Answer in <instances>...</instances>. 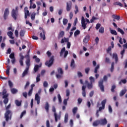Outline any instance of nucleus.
I'll use <instances>...</instances> for the list:
<instances>
[{
	"instance_id": "nucleus-31",
	"label": "nucleus",
	"mask_w": 127,
	"mask_h": 127,
	"mask_svg": "<svg viewBox=\"0 0 127 127\" xmlns=\"http://www.w3.org/2000/svg\"><path fill=\"white\" fill-rule=\"evenodd\" d=\"M114 4L115 5H119V6H121V7H123L124 6L123 4L121 2H120V1L116 2L114 3Z\"/></svg>"
},
{
	"instance_id": "nucleus-10",
	"label": "nucleus",
	"mask_w": 127,
	"mask_h": 127,
	"mask_svg": "<svg viewBox=\"0 0 127 127\" xmlns=\"http://www.w3.org/2000/svg\"><path fill=\"white\" fill-rule=\"evenodd\" d=\"M72 9V1H68L66 2V11H70Z\"/></svg>"
},
{
	"instance_id": "nucleus-24",
	"label": "nucleus",
	"mask_w": 127,
	"mask_h": 127,
	"mask_svg": "<svg viewBox=\"0 0 127 127\" xmlns=\"http://www.w3.org/2000/svg\"><path fill=\"white\" fill-rule=\"evenodd\" d=\"M99 125H100V122L99 121H95L93 123V127H98Z\"/></svg>"
},
{
	"instance_id": "nucleus-3",
	"label": "nucleus",
	"mask_w": 127,
	"mask_h": 127,
	"mask_svg": "<svg viewBox=\"0 0 127 127\" xmlns=\"http://www.w3.org/2000/svg\"><path fill=\"white\" fill-rule=\"evenodd\" d=\"M12 117V112L11 110L6 111L5 113H4V119H5L6 122H8L11 120Z\"/></svg>"
},
{
	"instance_id": "nucleus-26",
	"label": "nucleus",
	"mask_w": 127,
	"mask_h": 127,
	"mask_svg": "<svg viewBox=\"0 0 127 127\" xmlns=\"http://www.w3.org/2000/svg\"><path fill=\"white\" fill-rule=\"evenodd\" d=\"M126 93H127L126 89L121 90V92H120V93H119V96L121 97L123 96V95H124Z\"/></svg>"
},
{
	"instance_id": "nucleus-36",
	"label": "nucleus",
	"mask_w": 127,
	"mask_h": 127,
	"mask_svg": "<svg viewBox=\"0 0 127 127\" xmlns=\"http://www.w3.org/2000/svg\"><path fill=\"white\" fill-rule=\"evenodd\" d=\"M58 73H59V74H60L61 75H63V69L62 68H60V67L58 68Z\"/></svg>"
},
{
	"instance_id": "nucleus-12",
	"label": "nucleus",
	"mask_w": 127,
	"mask_h": 127,
	"mask_svg": "<svg viewBox=\"0 0 127 127\" xmlns=\"http://www.w3.org/2000/svg\"><path fill=\"white\" fill-rule=\"evenodd\" d=\"M64 58H65L68 54V51H65V48L62 49V50L61 51L60 56H63V53H64Z\"/></svg>"
},
{
	"instance_id": "nucleus-15",
	"label": "nucleus",
	"mask_w": 127,
	"mask_h": 127,
	"mask_svg": "<svg viewBox=\"0 0 127 127\" xmlns=\"http://www.w3.org/2000/svg\"><path fill=\"white\" fill-rule=\"evenodd\" d=\"M35 101H37V105H39L40 103V97L39 96L38 93H36L35 95Z\"/></svg>"
},
{
	"instance_id": "nucleus-19",
	"label": "nucleus",
	"mask_w": 127,
	"mask_h": 127,
	"mask_svg": "<svg viewBox=\"0 0 127 127\" xmlns=\"http://www.w3.org/2000/svg\"><path fill=\"white\" fill-rule=\"evenodd\" d=\"M42 33H40V36L41 38L43 39V40H45L46 37H45V31H44V29H42Z\"/></svg>"
},
{
	"instance_id": "nucleus-7",
	"label": "nucleus",
	"mask_w": 127,
	"mask_h": 127,
	"mask_svg": "<svg viewBox=\"0 0 127 127\" xmlns=\"http://www.w3.org/2000/svg\"><path fill=\"white\" fill-rule=\"evenodd\" d=\"M53 112H54L55 121H56V123H57L58 120H60L61 115H58L56 113V108L54 106L53 107Z\"/></svg>"
},
{
	"instance_id": "nucleus-42",
	"label": "nucleus",
	"mask_w": 127,
	"mask_h": 127,
	"mask_svg": "<svg viewBox=\"0 0 127 127\" xmlns=\"http://www.w3.org/2000/svg\"><path fill=\"white\" fill-rule=\"evenodd\" d=\"M79 34H80V30H76L74 33V35L75 37H76L77 35H79Z\"/></svg>"
},
{
	"instance_id": "nucleus-38",
	"label": "nucleus",
	"mask_w": 127,
	"mask_h": 127,
	"mask_svg": "<svg viewBox=\"0 0 127 127\" xmlns=\"http://www.w3.org/2000/svg\"><path fill=\"white\" fill-rule=\"evenodd\" d=\"M98 19H99V18H97L93 16H92V19L90 20V22H91V23H93V22H94V20H97Z\"/></svg>"
},
{
	"instance_id": "nucleus-16",
	"label": "nucleus",
	"mask_w": 127,
	"mask_h": 127,
	"mask_svg": "<svg viewBox=\"0 0 127 127\" xmlns=\"http://www.w3.org/2000/svg\"><path fill=\"white\" fill-rule=\"evenodd\" d=\"M7 95H4L2 97V98L4 99V101H3V102L4 103V105H6L7 103H8V98H7Z\"/></svg>"
},
{
	"instance_id": "nucleus-28",
	"label": "nucleus",
	"mask_w": 127,
	"mask_h": 127,
	"mask_svg": "<svg viewBox=\"0 0 127 127\" xmlns=\"http://www.w3.org/2000/svg\"><path fill=\"white\" fill-rule=\"evenodd\" d=\"M70 67L74 68L75 67V64H74V59H72V60H71V61L70 62Z\"/></svg>"
},
{
	"instance_id": "nucleus-48",
	"label": "nucleus",
	"mask_w": 127,
	"mask_h": 127,
	"mask_svg": "<svg viewBox=\"0 0 127 127\" xmlns=\"http://www.w3.org/2000/svg\"><path fill=\"white\" fill-rule=\"evenodd\" d=\"M71 25H72V24H71L70 23H68V26L66 29V31H69V30H70V28H71Z\"/></svg>"
},
{
	"instance_id": "nucleus-47",
	"label": "nucleus",
	"mask_w": 127,
	"mask_h": 127,
	"mask_svg": "<svg viewBox=\"0 0 127 127\" xmlns=\"http://www.w3.org/2000/svg\"><path fill=\"white\" fill-rule=\"evenodd\" d=\"M105 31V29L103 27H101L100 29L99 30V32L100 33H104V32Z\"/></svg>"
},
{
	"instance_id": "nucleus-2",
	"label": "nucleus",
	"mask_w": 127,
	"mask_h": 127,
	"mask_svg": "<svg viewBox=\"0 0 127 127\" xmlns=\"http://www.w3.org/2000/svg\"><path fill=\"white\" fill-rule=\"evenodd\" d=\"M89 79L90 80V83H89L88 81L85 80L84 83L87 85V89L91 90L93 88V83L95 81V80L93 76L90 77Z\"/></svg>"
},
{
	"instance_id": "nucleus-51",
	"label": "nucleus",
	"mask_w": 127,
	"mask_h": 127,
	"mask_svg": "<svg viewBox=\"0 0 127 127\" xmlns=\"http://www.w3.org/2000/svg\"><path fill=\"white\" fill-rule=\"evenodd\" d=\"M117 87V86H116V85H113V86H112L111 87V92H115V89H116V88Z\"/></svg>"
},
{
	"instance_id": "nucleus-50",
	"label": "nucleus",
	"mask_w": 127,
	"mask_h": 127,
	"mask_svg": "<svg viewBox=\"0 0 127 127\" xmlns=\"http://www.w3.org/2000/svg\"><path fill=\"white\" fill-rule=\"evenodd\" d=\"M122 83H123V84L127 83V79H122L120 82H119V85H121Z\"/></svg>"
},
{
	"instance_id": "nucleus-22",
	"label": "nucleus",
	"mask_w": 127,
	"mask_h": 127,
	"mask_svg": "<svg viewBox=\"0 0 127 127\" xmlns=\"http://www.w3.org/2000/svg\"><path fill=\"white\" fill-rule=\"evenodd\" d=\"M13 35V33L11 31H9L7 32V35L9 37V38H11V39H13L14 37L12 36Z\"/></svg>"
},
{
	"instance_id": "nucleus-20",
	"label": "nucleus",
	"mask_w": 127,
	"mask_h": 127,
	"mask_svg": "<svg viewBox=\"0 0 127 127\" xmlns=\"http://www.w3.org/2000/svg\"><path fill=\"white\" fill-rule=\"evenodd\" d=\"M45 110H46V112H49V110L50 108V105H49L48 102H46V104H45Z\"/></svg>"
},
{
	"instance_id": "nucleus-13",
	"label": "nucleus",
	"mask_w": 127,
	"mask_h": 127,
	"mask_svg": "<svg viewBox=\"0 0 127 127\" xmlns=\"http://www.w3.org/2000/svg\"><path fill=\"white\" fill-rule=\"evenodd\" d=\"M9 14V10H8V8H6L5 9L3 15V18L5 20L7 18V16Z\"/></svg>"
},
{
	"instance_id": "nucleus-60",
	"label": "nucleus",
	"mask_w": 127,
	"mask_h": 127,
	"mask_svg": "<svg viewBox=\"0 0 127 127\" xmlns=\"http://www.w3.org/2000/svg\"><path fill=\"white\" fill-rule=\"evenodd\" d=\"M32 91H33V88L30 89V90H29L28 92V96H31V95L32 94Z\"/></svg>"
},
{
	"instance_id": "nucleus-63",
	"label": "nucleus",
	"mask_w": 127,
	"mask_h": 127,
	"mask_svg": "<svg viewBox=\"0 0 127 127\" xmlns=\"http://www.w3.org/2000/svg\"><path fill=\"white\" fill-rule=\"evenodd\" d=\"M109 112L110 113L113 112V109H112L111 105H109Z\"/></svg>"
},
{
	"instance_id": "nucleus-1",
	"label": "nucleus",
	"mask_w": 127,
	"mask_h": 127,
	"mask_svg": "<svg viewBox=\"0 0 127 127\" xmlns=\"http://www.w3.org/2000/svg\"><path fill=\"white\" fill-rule=\"evenodd\" d=\"M107 81V76L104 75L103 76V79H102L100 81L98 82V86L101 90V92H104L105 91L104 90V81Z\"/></svg>"
},
{
	"instance_id": "nucleus-27",
	"label": "nucleus",
	"mask_w": 127,
	"mask_h": 127,
	"mask_svg": "<svg viewBox=\"0 0 127 127\" xmlns=\"http://www.w3.org/2000/svg\"><path fill=\"white\" fill-rule=\"evenodd\" d=\"M89 39H90V37H89V36H86L85 38L83 39L84 43H88Z\"/></svg>"
},
{
	"instance_id": "nucleus-56",
	"label": "nucleus",
	"mask_w": 127,
	"mask_h": 127,
	"mask_svg": "<svg viewBox=\"0 0 127 127\" xmlns=\"http://www.w3.org/2000/svg\"><path fill=\"white\" fill-rule=\"evenodd\" d=\"M82 102V99L79 98L78 99H77V104H78V105H80Z\"/></svg>"
},
{
	"instance_id": "nucleus-64",
	"label": "nucleus",
	"mask_w": 127,
	"mask_h": 127,
	"mask_svg": "<svg viewBox=\"0 0 127 127\" xmlns=\"http://www.w3.org/2000/svg\"><path fill=\"white\" fill-rule=\"evenodd\" d=\"M46 127H50V121L49 120L46 121Z\"/></svg>"
},
{
	"instance_id": "nucleus-55",
	"label": "nucleus",
	"mask_w": 127,
	"mask_h": 127,
	"mask_svg": "<svg viewBox=\"0 0 127 127\" xmlns=\"http://www.w3.org/2000/svg\"><path fill=\"white\" fill-rule=\"evenodd\" d=\"M36 79H37V82H39L40 81V74H37Z\"/></svg>"
},
{
	"instance_id": "nucleus-62",
	"label": "nucleus",
	"mask_w": 127,
	"mask_h": 127,
	"mask_svg": "<svg viewBox=\"0 0 127 127\" xmlns=\"http://www.w3.org/2000/svg\"><path fill=\"white\" fill-rule=\"evenodd\" d=\"M77 75L79 77H83L82 73L80 71L77 72Z\"/></svg>"
},
{
	"instance_id": "nucleus-53",
	"label": "nucleus",
	"mask_w": 127,
	"mask_h": 127,
	"mask_svg": "<svg viewBox=\"0 0 127 127\" xmlns=\"http://www.w3.org/2000/svg\"><path fill=\"white\" fill-rule=\"evenodd\" d=\"M90 67H87L85 68V73L87 74H88L89 72L90 71Z\"/></svg>"
},
{
	"instance_id": "nucleus-34",
	"label": "nucleus",
	"mask_w": 127,
	"mask_h": 127,
	"mask_svg": "<svg viewBox=\"0 0 127 127\" xmlns=\"http://www.w3.org/2000/svg\"><path fill=\"white\" fill-rule=\"evenodd\" d=\"M110 29L111 34H113L114 35H118V33H117V31L116 30H112L111 29V28H110Z\"/></svg>"
},
{
	"instance_id": "nucleus-49",
	"label": "nucleus",
	"mask_w": 127,
	"mask_h": 127,
	"mask_svg": "<svg viewBox=\"0 0 127 127\" xmlns=\"http://www.w3.org/2000/svg\"><path fill=\"white\" fill-rule=\"evenodd\" d=\"M114 70V63H112L111 64V68H110V71L111 72H113V70Z\"/></svg>"
},
{
	"instance_id": "nucleus-40",
	"label": "nucleus",
	"mask_w": 127,
	"mask_h": 127,
	"mask_svg": "<svg viewBox=\"0 0 127 127\" xmlns=\"http://www.w3.org/2000/svg\"><path fill=\"white\" fill-rule=\"evenodd\" d=\"M75 10L74 11L75 14H77L78 12H79V8H78V6L77 5H75Z\"/></svg>"
},
{
	"instance_id": "nucleus-8",
	"label": "nucleus",
	"mask_w": 127,
	"mask_h": 127,
	"mask_svg": "<svg viewBox=\"0 0 127 127\" xmlns=\"http://www.w3.org/2000/svg\"><path fill=\"white\" fill-rule=\"evenodd\" d=\"M106 103H107L106 99H105L102 101V102H101L102 107H100V108H99V110H97L98 112L99 111H101L102 110H104L105 108V104Z\"/></svg>"
},
{
	"instance_id": "nucleus-30",
	"label": "nucleus",
	"mask_w": 127,
	"mask_h": 127,
	"mask_svg": "<svg viewBox=\"0 0 127 127\" xmlns=\"http://www.w3.org/2000/svg\"><path fill=\"white\" fill-rule=\"evenodd\" d=\"M112 16L113 18H114V19H117V20H120V16H118L116 14H113L112 15Z\"/></svg>"
},
{
	"instance_id": "nucleus-25",
	"label": "nucleus",
	"mask_w": 127,
	"mask_h": 127,
	"mask_svg": "<svg viewBox=\"0 0 127 127\" xmlns=\"http://www.w3.org/2000/svg\"><path fill=\"white\" fill-rule=\"evenodd\" d=\"M65 34V32L63 31H61L59 34L58 38L59 39H60V38H62L64 36Z\"/></svg>"
},
{
	"instance_id": "nucleus-11",
	"label": "nucleus",
	"mask_w": 127,
	"mask_h": 127,
	"mask_svg": "<svg viewBox=\"0 0 127 127\" xmlns=\"http://www.w3.org/2000/svg\"><path fill=\"white\" fill-rule=\"evenodd\" d=\"M96 121H99L100 124V125L105 126L107 124V121L106 118L101 119V120H97Z\"/></svg>"
},
{
	"instance_id": "nucleus-33",
	"label": "nucleus",
	"mask_w": 127,
	"mask_h": 127,
	"mask_svg": "<svg viewBox=\"0 0 127 127\" xmlns=\"http://www.w3.org/2000/svg\"><path fill=\"white\" fill-rule=\"evenodd\" d=\"M15 105L17 107H20L21 106V102H20L19 100H15Z\"/></svg>"
},
{
	"instance_id": "nucleus-4",
	"label": "nucleus",
	"mask_w": 127,
	"mask_h": 127,
	"mask_svg": "<svg viewBox=\"0 0 127 127\" xmlns=\"http://www.w3.org/2000/svg\"><path fill=\"white\" fill-rule=\"evenodd\" d=\"M25 63L27 67H26V69H25L24 71H23V72L22 74V77H25L26 75H27V73H28L29 68L30 66V60L29 59V58L27 59V60H26Z\"/></svg>"
},
{
	"instance_id": "nucleus-45",
	"label": "nucleus",
	"mask_w": 127,
	"mask_h": 127,
	"mask_svg": "<svg viewBox=\"0 0 127 127\" xmlns=\"http://www.w3.org/2000/svg\"><path fill=\"white\" fill-rule=\"evenodd\" d=\"M27 9V7H25L24 8L25 14H26L27 15H29V11Z\"/></svg>"
},
{
	"instance_id": "nucleus-9",
	"label": "nucleus",
	"mask_w": 127,
	"mask_h": 127,
	"mask_svg": "<svg viewBox=\"0 0 127 127\" xmlns=\"http://www.w3.org/2000/svg\"><path fill=\"white\" fill-rule=\"evenodd\" d=\"M81 26L83 29H86L87 27V23H86V20H85L84 16L81 17Z\"/></svg>"
},
{
	"instance_id": "nucleus-18",
	"label": "nucleus",
	"mask_w": 127,
	"mask_h": 127,
	"mask_svg": "<svg viewBox=\"0 0 127 127\" xmlns=\"http://www.w3.org/2000/svg\"><path fill=\"white\" fill-rule=\"evenodd\" d=\"M20 60H19V63H20V66H24V64L23 63V61L24 60V56L22 55H20Z\"/></svg>"
},
{
	"instance_id": "nucleus-59",
	"label": "nucleus",
	"mask_w": 127,
	"mask_h": 127,
	"mask_svg": "<svg viewBox=\"0 0 127 127\" xmlns=\"http://www.w3.org/2000/svg\"><path fill=\"white\" fill-rule=\"evenodd\" d=\"M58 99H59V103L62 102V97L60 94H58Z\"/></svg>"
},
{
	"instance_id": "nucleus-29",
	"label": "nucleus",
	"mask_w": 127,
	"mask_h": 127,
	"mask_svg": "<svg viewBox=\"0 0 127 127\" xmlns=\"http://www.w3.org/2000/svg\"><path fill=\"white\" fill-rule=\"evenodd\" d=\"M68 113H66L65 115H64V123H66L68 122Z\"/></svg>"
},
{
	"instance_id": "nucleus-43",
	"label": "nucleus",
	"mask_w": 127,
	"mask_h": 127,
	"mask_svg": "<svg viewBox=\"0 0 127 127\" xmlns=\"http://www.w3.org/2000/svg\"><path fill=\"white\" fill-rule=\"evenodd\" d=\"M99 68H100V65L97 64V65H96V67H95V69H94L95 74H97V70H98Z\"/></svg>"
},
{
	"instance_id": "nucleus-35",
	"label": "nucleus",
	"mask_w": 127,
	"mask_h": 127,
	"mask_svg": "<svg viewBox=\"0 0 127 127\" xmlns=\"http://www.w3.org/2000/svg\"><path fill=\"white\" fill-rule=\"evenodd\" d=\"M35 15H36V12H33L32 14L31 15V18L32 20H34V19H35Z\"/></svg>"
},
{
	"instance_id": "nucleus-32",
	"label": "nucleus",
	"mask_w": 127,
	"mask_h": 127,
	"mask_svg": "<svg viewBox=\"0 0 127 127\" xmlns=\"http://www.w3.org/2000/svg\"><path fill=\"white\" fill-rule=\"evenodd\" d=\"M19 34L20 36H21V37H23V36H24V34H25V31L23 30H21Z\"/></svg>"
},
{
	"instance_id": "nucleus-41",
	"label": "nucleus",
	"mask_w": 127,
	"mask_h": 127,
	"mask_svg": "<svg viewBox=\"0 0 127 127\" xmlns=\"http://www.w3.org/2000/svg\"><path fill=\"white\" fill-rule=\"evenodd\" d=\"M77 107H73L72 109V113L73 115H75L77 113Z\"/></svg>"
},
{
	"instance_id": "nucleus-44",
	"label": "nucleus",
	"mask_w": 127,
	"mask_h": 127,
	"mask_svg": "<svg viewBox=\"0 0 127 127\" xmlns=\"http://www.w3.org/2000/svg\"><path fill=\"white\" fill-rule=\"evenodd\" d=\"M7 70H6V74H7V76H9V70H10V66L7 65Z\"/></svg>"
},
{
	"instance_id": "nucleus-57",
	"label": "nucleus",
	"mask_w": 127,
	"mask_h": 127,
	"mask_svg": "<svg viewBox=\"0 0 127 127\" xmlns=\"http://www.w3.org/2000/svg\"><path fill=\"white\" fill-rule=\"evenodd\" d=\"M62 74H56V78L58 79H60L62 78Z\"/></svg>"
},
{
	"instance_id": "nucleus-23",
	"label": "nucleus",
	"mask_w": 127,
	"mask_h": 127,
	"mask_svg": "<svg viewBox=\"0 0 127 127\" xmlns=\"http://www.w3.org/2000/svg\"><path fill=\"white\" fill-rule=\"evenodd\" d=\"M113 58L115 59V62L116 63L118 62V56L117 54H113Z\"/></svg>"
},
{
	"instance_id": "nucleus-5",
	"label": "nucleus",
	"mask_w": 127,
	"mask_h": 127,
	"mask_svg": "<svg viewBox=\"0 0 127 127\" xmlns=\"http://www.w3.org/2000/svg\"><path fill=\"white\" fill-rule=\"evenodd\" d=\"M18 9V7L16 6L15 7V10L14 9H12L11 11V16L14 19V20H16L17 18V16L18 15V13H17V10Z\"/></svg>"
},
{
	"instance_id": "nucleus-54",
	"label": "nucleus",
	"mask_w": 127,
	"mask_h": 127,
	"mask_svg": "<svg viewBox=\"0 0 127 127\" xmlns=\"http://www.w3.org/2000/svg\"><path fill=\"white\" fill-rule=\"evenodd\" d=\"M26 114V111H23V112L21 113V114H20V118L21 119L22 117L24 116V115Z\"/></svg>"
},
{
	"instance_id": "nucleus-6",
	"label": "nucleus",
	"mask_w": 127,
	"mask_h": 127,
	"mask_svg": "<svg viewBox=\"0 0 127 127\" xmlns=\"http://www.w3.org/2000/svg\"><path fill=\"white\" fill-rule=\"evenodd\" d=\"M55 59L54 56H52L50 58V60L49 61H46L45 63V64L48 67H50L53 64V62H54Z\"/></svg>"
},
{
	"instance_id": "nucleus-52",
	"label": "nucleus",
	"mask_w": 127,
	"mask_h": 127,
	"mask_svg": "<svg viewBox=\"0 0 127 127\" xmlns=\"http://www.w3.org/2000/svg\"><path fill=\"white\" fill-rule=\"evenodd\" d=\"M43 87H44V88H47L48 87V83H47V81H44L43 82Z\"/></svg>"
},
{
	"instance_id": "nucleus-46",
	"label": "nucleus",
	"mask_w": 127,
	"mask_h": 127,
	"mask_svg": "<svg viewBox=\"0 0 127 127\" xmlns=\"http://www.w3.org/2000/svg\"><path fill=\"white\" fill-rule=\"evenodd\" d=\"M63 22L64 25H66V24L68 23V19L64 18L63 20Z\"/></svg>"
},
{
	"instance_id": "nucleus-58",
	"label": "nucleus",
	"mask_w": 127,
	"mask_h": 127,
	"mask_svg": "<svg viewBox=\"0 0 127 127\" xmlns=\"http://www.w3.org/2000/svg\"><path fill=\"white\" fill-rule=\"evenodd\" d=\"M8 85H9V87H10V88H12L13 83H12V82H11V81L10 80H8Z\"/></svg>"
},
{
	"instance_id": "nucleus-61",
	"label": "nucleus",
	"mask_w": 127,
	"mask_h": 127,
	"mask_svg": "<svg viewBox=\"0 0 127 127\" xmlns=\"http://www.w3.org/2000/svg\"><path fill=\"white\" fill-rule=\"evenodd\" d=\"M100 27H101V24H100V23L97 24L96 25V27H95L96 29L97 30H98V29H99V28H100Z\"/></svg>"
},
{
	"instance_id": "nucleus-14",
	"label": "nucleus",
	"mask_w": 127,
	"mask_h": 127,
	"mask_svg": "<svg viewBox=\"0 0 127 127\" xmlns=\"http://www.w3.org/2000/svg\"><path fill=\"white\" fill-rule=\"evenodd\" d=\"M9 58L11 59V63L12 64H14L15 63L16 60H15V57H14V53H12L9 55Z\"/></svg>"
},
{
	"instance_id": "nucleus-17",
	"label": "nucleus",
	"mask_w": 127,
	"mask_h": 127,
	"mask_svg": "<svg viewBox=\"0 0 127 127\" xmlns=\"http://www.w3.org/2000/svg\"><path fill=\"white\" fill-rule=\"evenodd\" d=\"M86 86H82V96L83 97H86Z\"/></svg>"
},
{
	"instance_id": "nucleus-21",
	"label": "nucleus",
	"mask_w": 127,
	"mask_h": 127,
	"mask_svg": "<svg viewBox=\"0 0 127 127\" xmlns=\"http://www.w3.org/2000/svg\"><path fill=\"white\" fill-rule=\"evenodd\" d=\"M39 68V67L38 64L35 65V66L33 68V74H35V73L38 71Z\"/></svg>"
},
{
	"instance_id": "nucleus-39",
	"label": "nucleus",
	"mask_w": 127,
	"mask_h": 127,
	"mask_svg": "<svg viewBox=\"0 0 127 127\" xmlns=\"http://www.w3.org/2000/svg\"><path fill=\"white\" fill-rule=\"evenodd\" d=\"M10 91L11 92L12 94H15L17 92V90L14 88H12L10 90Z\"/></svg>"
},
{
	"instance_id": "nucleus-37",
	"label": "nucleus",
	"mask_w": 127,
	"mask_h": 127,
	"mask_svg": "<svg viewBox=\"0 0 127 127\" xmlns=\"http://www.w3.org/2000/svg\"><path fill=\"white\" fill-rule=\"evenodd\" d=\"M117 30L118 32L121 33L122 35H124V34H125V32L124 31V30H123V29H121L120 28H118Z\"/></svg>"
}]
</instances>
